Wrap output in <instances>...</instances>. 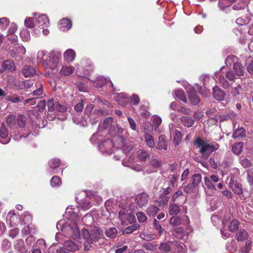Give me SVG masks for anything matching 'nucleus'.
Returning a JSON list of instances; mask_svg holds the SVG:
<instances>
[{
    "label": "nucleus",
    "mask_w": 253,
    "mask_h": 253,
    "mask_svg": "<svg viewBox=\"0 0 253 253\" xmlns=\"http://www.w3.org/2000/svg\"><path fill=\"white\" fill-rule=\"evenodd\" d=\"M75 70L73 66H63L61 68L60 73L63 76H68L72 74Z\"/></svg>",
    "instance_id": "393cba45"
},
{
    "label": "nucleus",
    "mask_w": 253,
    "mask_h": 253,
    "mask_svg": "<svg viewBox=\"0 0 253 253\" xmlns=\"http://www.w3.org/2000/svg\"><path fill=\"white\" fill-rule=\"evenodd\" d=\"M36 18H28L25 20V25L29 28H35L37 27L36 22Z\"/></svg>",
    "instance_id": "f704fd0d"
},
{
    "label": "nucleus",
    "mask_w": 253,
    "mask_h": 253,
    "mask_svg": "<svg viewBox=\"0 0 253 253\" xmlns=\"http://www.w3.org/2000/svg\"><path fill=\"white\" fill-rule=\"evenodd\" d=\"M153 224L154 228L158 231L159 234L161 235L163 232V229L162 226L159 223L156 219L154 220Z\"/></svg>",
    "instance_id": "680f3d73"
},
{
    "label": "nucleus",
    "mask_w": 253,
    "mask_h": 253,
    "mask_svg": "<svg viewBox=\"0 0 253 253\" xmlns=\"http://www.w3.org/2000/svg\"><path fill=\"white\" fill-rule=\"evenodd\" d=\"M140 225L137 224H133L130 226L126 227L123 231L124 234H130L132 232L139 229Z\"/></svg>",
    "instance_id": "49530a36"
},
{
    "label": "nucleus",
    "mask_w": 253,
    "mask_h": 253,
    "mask_svg": "<svg viewBox=\"0 0 253 253\" xmlns=\"http://www.w3.org/2000/svg\"><path fill=\"white\" fill-rule=\"evenodd\" d=\"M113 119L111 117H108L104 120L102 124H100L98 127L99 131H104L105 133H110L113 129L112 126Z\"/></svg>",
    "instance_id": "423d86ee"
},
{
    "label": "nucleus",
    "mask_w": 253,
    "mask_h": 253,
    "mask_svg": "<svg viewBox=\"0 0 253 253\" xmlns=\"http://www.w3.org/2000/svg\"><path fill=\"white\" fill-rule=\"evenodd\" d=\"M238 60L237 57L235 56L230 55L226 58L225 63L226 66H231L232 64L233 65L235 62H237Z\"/></svg>",
    "instance_id": "de8ad7c7"
},
{
    "label": "nucleus",
    "mask_w": 253,
    "mask_h": 253,
    "mask_svg": "<svg viewBox=\"0 0 253 253\" xmlns=\"http://www.w3.org/2000/svg\"><path fill=\"white\" fill-rule=\"evenodd\" d=\"M46 102L44 100L40 101L38 106L34 107L32 110L28 111V115L32 120L38 119L40 116L39 112H42L45 107Z\"/></svg>",
    "instance_id": "39448f33"
},
{
    "label": "nucleus",
    "mask_w": 253,
    "mask_h": 253,
    "mask_svg": "<svg viewBox=\"0 0 253 253\" xmlns=\"http://www.w3.org/2000/svg\"><path fill=\"white\" fill-rule=\"evenodd\" d=\"M33 84V82L30 81H25L24 82H22L21 83H19L20 87L21 88H25L29 89L32 86Z\"/></svg>",
    "instance_id": "bf43d9fd"
},
{
    "label": "nucleus",
    "mask_w": 253,
    "mask_h": 253,
    "mask_svg": "<svg viewBox=\"0 0 253 253\" xmlns=\"http://www.w3.org/2000/svg\"><path fill=\"white\" fill-rule=\"evenodd\" d=\"M118 230L116 227H109L106 229L105 234L110 238H115L118 235Z\"/></svg>",
    "instance_id": "7c9ffc66"
},
{
    "label": "nucleus",
    "mask_w": 253,
    "mask_h": 253,
    "mask_svg": "<svg viewBox=\"0 0 253 253\" xmlns=\"http://www.w3.org/2000/svg\"><path fill=\"white\" fill-rule=\"evenodd\" d=\"M159 208L154 205H150L146 210L147 214L150 216H155L159 211Z\"/></svg>",
    "instance_id": "2f4dec72"
},
{
    "label": "nucleus",
    "mask_w": 253,
    "mask_h": 253,
    "mask_svg": "<svg viewBox=\"0 0 253 253\" xmlns=\"http://www.w3.org/2000/svg\"><path fill=\"white\" fill-rule=\"evenodd\" d=\"M32 221V217L27 212H25L20 217V222L21 224L31 225Z\"/></svg>",
    "instance_id": "4be33fe9"
},
{
    "label": "nucleus",
    "mask_w": 253,
    "mask_h": 253,
    "mask_svg": "<svg viewBox=\"0 0 253 253\" xmlns=\"http://www.w3.org/2000/svg\"><path fill=\"white\" fill-rule=\"evenodd\" d=\"M82 235L89 244H93L103 237V230L98 227H94L89 231L84 228L82 229Z\"/></svg>",
    "instance_id": "f03ea898"
},
{
    "label": "nucleus",
    "mask_w": 253,
    "mask_h": 253,
    "mask_svg": "<svg viewBox=\"0 0 253 253\" xmlns=\"http://www.w3.org/2000/svg\"><path fill=\"white\" fill-rule=\"evenodd\" d=\"M37 27L40 29H44L47 28L49 25L48 17L44 14H42L36 18V20Z\"/></svg>",
    "instance_id": "9d476101"
},
{
    "label": "nucleus",
    "mask_w": 253,
    "mask_h": 253,
    "mask_svg": "<svg viewBox=\"0 0 253 253\" xmlns=\"http://www.w3.org/2000/svg\"><path fill=\"white\" fill-rule=\"evenodd\" d=\"M116 100L119 102V104L121 105H124L125 102L128 101V99L125 97L123 94H120L116 98Z\"/></svg>",
    "instance_id": "052dcab7"
},
{
    "label": "nucleus",
    "mask_w": 253,
    "mask_h": 253,
    "mask_svg": "<svg viewBox=\"0 0 253 253\" xmlns=\"http://www.w3.org/2000/svg\"><path fill=\"white\" fill-rule=\"evenodd\" d=\"M48 164L50 169H55L61 165V162L59 159L54 158L50 160Z\"/></svg>",
    "instance_id": "ea45409f"
},
{
    "label": "nucleus",
    "mask_w": 253,
    "mask_h": 253,
    "mask_svg": "<svg viewBox=\"0 0 253 253\" xmlns=\"http://www.w3.org/2000/svg\"><path fill=\"white\" fill-rule=\"evenodd\" d=\"M159 249L162 252L165 253L169 252L171 250L170 245L169 243H162Z\"/></svg>",
    "instance_id": "4d7b16f0"
},
{
    "label": "nucleus",
    "mask_w": 253,
    "mask_h": 253,
    "mask_svg": "<svg viewBox=\"0 0 253 253\" xmlns=\"http://www.w3.org/2000/svg\"><path fill=\"white\" fill-rule=\"evenodd\" d=\"M169 201V198L167 195L161 194L158 200V203L160 205H167Z\"/></svg>",
    "instance_id": "6e6d98bb"
},
{
    "label": "nucleus",
    "mask_w": 253,
    "mask_h": 253,
    "mask_svg": "<svg viewBox=\"0 0 253 253\" xmlns=\"http://www.w3.org/2000/svg\"><path fill=\"white\" fill-rule=\"evenodd\" d=\"M175 95L180 100L182 101L184 103L187 102L186 98L184 95V93L182 90L178 89L175 91Z\"/></svg>",
    "instance_id": "3c124183"
},
{
    "label": "nucleus",
    "mask_w": 253,
    "mask_h": 253,
    "mask_svg": "<svg viewBox=\"0 0 253 253\" xmlns=\"http://www.w3.org/2000/svg\"><path fill=\"white\" fill-rule=\"evenodd\" d=\"M115 144L112 141L108 139L102 142L100 146V148L104 152L108 153H112V149L115 146Z\"/></svg>",
    "instance_id": "ddd939ff"
},
{
    "label": "nucleus",
    "mask_w": 253,
    "mask_h": 253,
    "mask_svg": "<svg viewBox=\"0 0 253 253\" xmlns=\"http://www.w3.org/2000/svg\"><path fill=\"white\" fill-rule=\"evenodd\" d=\"M60 56L61 54L59 53H54L51 55L49 61V65L50 69L55 68L59 63Z\"/></svg>",
    "instance_id": "f3484780"
},
{
    "label": "nucleus",
    "mask_w": 253,
    "mask_h": 253,
    "mask_svg": "<svg viewBox=\"0 0 253 253\" xmlns=\"http://www.w3.org/2000/svg\"><path fill=\"white\" fill-rule=\"evenodd\" d=\"M195 144L200 148V152L204 159H207L212 152L217 150L219 147L216 143L210 144L199 137L196 139Z\"/></svg>",
    "instance_id": "f257e3e1"
},
{
    "label": "nucleus",
    "mask_w": 253,
    "mask_h": 253,
    "mask_svg": "<svg viewBox=\"0 0 253 253\" xmlns=\"http://www.w3.org/2000/svg\"><path fill=\"white\" fill-rule=\"evenodd\" d=\"M150 156L147 151L143 149H139L137 153V158L139 161L145 162Z\"/></svg>",
    "instance_id": "5701e85b"
},
{
    "label": "nucleus",
    "mask_w": 253,
    "mask_h": 253,
    "mask_svg": "<svg viewBox=\"0 0 253 253\" xmlns=\"http://www.w3.org/2000/svg\"><path fill=\"white\" fill-rule=\"evenodd\" d=\"M180 120L181 123L188 127L192 126L195 122V121L191 117L183 116Z\"/></svg>",
    "instance_id": "a878e982"
},
{
    "label": "nucleus",
    "mask_w": 253,
    "mask_h": 253,
    "mask_svg": "<svg viewBox=\"0 0 253 253\" xmlns=\"http://www.w3.org/2000/svg\"><path fill=\"white\" fill-rule=\"evenodd\" d=\"M235 238L238 242H246L247 240H250L248 232L244 229L239 230L236 233Z\"/></svg>",
    "instance_id": "9b49d317"
},
{
    "label": "nucleus",
    "mask_w": 253,
    "mask_h": 253,
    "mask_svg": "<svg viewBox=\"0 0 253 253\" xmlns=\"http://www.w3.org/2000/svg\"><path fill=\"white\" fill-rule=\"evenodd\" d=\"M229 185L234 193L238 195L243 194L242 186L240 183L231 180Z\"/></svg>",
    "instance_id": "dca6fc26"
},
{
    "label": "nucleus",
    "mask_w": 253,
    "mask_h": 253,
    "mask_svg": "<svg viewBox=\"0 0 253 253\" xmlns=\"http://www.w3.org/2000/svg\"><path fill=\"white\" fill-rule=\"evenodd\" d=\"M26 118L24 115H19L17 118V124L19 127L24 128L26 124Z\"/></svg>",
    "instance_id": "4c0bfd02"
},
{
    "label": "nucleus",
    "mask_w": 253,
    "mask_h": 253,
    "mask_svg": "<svg viewBox=\"0 0 253 253\" xmlns=\"http://www.w3.org/2000/svg\"><path fill=\"white\" fill-rule=\"evenodd\" d=\"M20 36L24 42L28 41L30 38V33L27 29L23 30L20 33Z\"/></svg>",
    "instance_id": "603ef678"
},
{
    "label": "nucleus",
    "mask_w": 253,
    "mask_h": 253,
    "mask_svg": "<svg viewBox=\"0 0 253 253\" xmlns=\"http://www.w3.org/2000/svg\"><path fill=\"white\" fill-rule=\"evenodd\" d=\"M242 253H253L252 241L247 240L244 246L241 249Z\"/></svg>",
    "instance_id": "72a5a7b5"
},
{
    "label": "nucleus",
    "mask_w": 253,
    "mask_h": 253,
    "mask_svg": "<svg viewBox=\"0 0 253 253\" xmlns=\"http://www.w3.org/2000/svg\"><path fill=\"white\" fill-rule=\"evenodd\" d=\"M167 147L168 145L165 140V137L164 135H161L159 137L156 148L160 150H167Z\"/></svg>",
    "instance_id": "b1692460"
},
{
    "label": "nucleus",
    "mask_w": 253,
    "mask_h": 253,
    "mask_svg": "<svg viewBox=\"0 0 253 253\" xmlns=\"http://www.w3.org/2000/svg\"><path fill=\"white\" fill-rule=\"evenodd\" d=\"M136 215L139 222H145L147 219V216L143 212H138L136 213Z\"/></svg>",
    "instance_id": "69168bd1"
},
{
    "label": "nucleus",
    "mask_w": 253,
    "mask_h": 253,
    "mask_svg": "<svg viewBox=\"0 0 253 253\" xmlns=\"http://www.w3.org/2000/svg\"><path fill=\"white\" fill-rule=\"evenodd\" d=\"M116 247L117 249L115 250V253H124L128 249L127 245H122L120 243H118Z\"/></svg>",
    "instance_id": "864d4df0"
},
{
    "label": "nucleus",
    "mask_w": 253,
    "mask_h": 253,
    "mask_svg": "<svg viewBox=\"0 0 253 253\" xmlns=\"http://www.w3.org/2000/svg\"><path fill=\"white\" fill-rule=\"evenodd\" d=\"M233 69L237 76H242L244 75V67L242 64L238 61L237 62H235L233 65Z\"/></svg>",
    "instance_id": "aec40b11"
},
{
    "label": "nucleus",
    "mask_w": 253,
    "mask_h": 253,
    "mask_svg": "<svg viewBox=\"0 0 253 253\" xmlns=\"http://www.w3.org/2000/svg\"><path fill=\"white\" fill-rule=\"evenodd\" d=\"M2 66L4 70L11 72L15 70L14 62L10 60H7L3 62Z\"/></svg>",
    "instance_id": "bb28decb"
},
{
    "label": "nucleus",
    "mask_w": 253,
    "mask_h": 253,
    "mask_svg": "<svg viewBox=\"0 0 253 253\" xmlns=\"http://www.w3.org/2000/svg\"><path fill=\"white\" fill-rule=\"evenodd\" d=\"M119 217L122 225L132 223L135 220V216L134 214L128 213L125 210H121L119 212Z\"/></svg>",
    "instance_id": "20e7f679"
},
{
    "label": "nucleus",
    "mask_w": 253,
    "mask_h": 253,
    "mask_svg": "<svg viewBox=\"0 0 253 253\" xmlns=\"http://www.w3.org/2000/svg\"><path fill=\"white\" fill-rule=\"evenodd\" d=\"M36 86L38 88L33 91L32 94L38 97L41 95L43 93V87L42 85L40 83H37Z\"/></svg>",
    "instance_id": "a18cd8bd"
},
{
    "label": "nucleus",
    "mask_w": 253,
    "mask_h": 253,
    "mask_svg": "<svg viewBox=\"0 0 253 253\" xmlns=\"http://www.w3.org/2000/svg\"><path fill=\"white\" fill-rule=\"evenodd\" d=\"M239 227V222L235 219L231 221L229 225L228 229L230 231L234 232H235Z\"/></svg>",
    "instance_id": "c03bdc74"
},
{
    "label": "nucleus",
    "mask_w": 253,
    "mask_h": 253,
    "mask_svg": "<svg viewBox=\"0 0 253 253\" xmlns=\"http://www.w3.org/2000/svg\"><path fill=\"white\" fill-rule=\"evenodd\" d=\"M150 165L153 169H157L161 166V162L157 159H153L150 161Z\"/></svg>",
    "instance_id": "13d9d810"
},
{
    "label": "nucleus",
    "mask_w": 253,
    "mask_h": 253,
    "mask_svg": "<svg viewBox=\"0 0 253 253\" xmlns=\"http://www.w3.org/2000/svg\"><path fill=\"white\" fill-rule=\"evenodd\" d=\"M181 222V218L179 216H173L170 218L169 220L170 224L173 226L180 225Z\"/></svg>",
    "instance_id": "a19ab883"
},
{
    "label": "nucleus",
    "mask_w": 253,
    "mask_h": 253,
    "mask_svg": "<svg viewBox=\"0 0 253 253\" xmlns=\"http://www.w3.org/2000/svg\"><path fill=\"white\" fill-rule=\"evenodd\" d=\"M59 28L61 31H66L69 30L72 27L71 21L68 18H63L59 21Z\"/></svg>",
    "instance_id": "2eb2a0df"
},
{
    "label": "nucleus",
    "mask_w": 253,
    "mask_h": 253,
    "mask_svg": "<svg viewBox=\"0 0 253 253\" xmlns=\"http://www.w3.org/2000/svg\"><path fill=\"white\" fill-rule=\"evenodd\" d=\"M75 52L72 49L66 50L64 53V60L67 62L72 61L75 59Z\"/></svg>",
    "instance_id": "412c9836"
},
{
    "label": "nucleus",
    "mask_w": 253,
    "mask_h": 253,
    "mask_svg": "<svg viewBox=\"0 0 253 253\" xmlns=\"http://www.w3.org/2000/svg\"><path fill=\"white\" fill-rule=\"evenodd\" d=\"M149 196L146 193H142L136 196L135 201L140 208L145 206L149 202Z\"/></svg>",
    "instance_id": "1a4fd4ad"
},
{
    "label": "nucleus",
    "mask_w": 253,
    "mask_h": 253,
    "mask_svg": "<svg viewBox=\"0 0 253 253\" xmlns=\"http://www.w3.org/2000/svg\"><path fill=\"white\" fill-rule=\"evenodd\" d=\"M213 96L217 100H223L225 96L224 92L217 86L213 88Z\"/></svg>",
    "instance_id": "6ab92c4d"
},
{
    "label": "nucleus",
    "mask_w": 253,
    "mask_h": 253,
    "mask_svg": "<svg viewBox=\"0 0 253 253\" xmlns=\"http://www.w3.org/2000/svg\"><path fill=\"white\" fill-rule=\"evenodd\" d=\"M21 73L25 77L27 78L36 75L37 71L36 68L31 65H25L22 68Z\"/></svg>",
    "instance_id": "f8f14e48"
},
{
    "label": "nucleus",
    "mask_w": 253,
    "mask_h": 253,
    "mask_svg": "<svg viewBox=\"0 0 253 253\" xmlns=\"http://www.w3.org/2000/svg\"><path fill=\"white\" fill-rule=\"evenodd\" d=\"M108 83L110 84V86L112 87L114 91L117 90L114 88V85L109 78H106L104 77H98L96 78L95 81L93 82V85L97 88H101Z\"/></svg>",
    "instance_id": "6e6552de"
},
{
    "label": "nucleus",
    "mask_w": 253,
    "mask_h": 253,
    "mask_svg": "<svg viewBox=\"0 0 253 253\" xmlns=\"http://www.w3.org/2000/svg\"><path fill=\"white\" fill-rule=\"evenodd\" d=\"M9 22L6 18H1L0 19V26L2 29H5L9 25Z\"/></svg>",
    "instance_id": "338daca9"
},
{
    "label": "nucleus",
    "mask_w": 253,
    "mask_h": 253,
    "mask_svg": "<svg viewBox=\"0 0 253 253\" xmlns=\"http://www.w3.org/2000/svg\"><path fill=\"white\" fill-rule=\"evenodd\" d=\"M50 184L52 187H57L61 184V180L57 176H53L50 180Z\"/></svg>",
    "instance_id": "5fc2aeb1"
},
{
    "label": "nucleus",
    "mask_w": 253,
    "mask_h": 253,
    "mask_svg": "<svg viewBox=\"0 0 253 253\" xmlns=\"http://www.w3.org/2000/svg\"><path fill=\"white\" fill-rule=\"evenodd\" d=\"M242 88L241 85L239 84L236 87L233 88L231 93L233 97H236L240 94V91Z\"/></svg>",
    "instance_id": "774afa93"
},
{
    "label": "nucleus",
    "mask_w": 253,
    "mask_h": 253,
    "mask_svg": "<svg viewBox=\"0 0 253 253\" xmlns=\"http://www.w3.org/2000/svg\"><path fill=\"white\" fill-rule=\"evenodd\" d=\"M46 56V54L43 51H39L37 53V61L39 63L46 64V60L44 57Z\"/></svg>",
    "instance_id": "37998d69"
},
{
    "label": "nucleus",
    "mask_w": 253,
    "mask_h": 253,
    "mask_svg": "<svg viewBox=\"0 0 253 253\" xmlns=\"http://www.w3.org/2000/svg\"><path fill=\"white\" fill-rule=\"evenodd\" d=\"M180 211L179 207L175 204L169 206V212L170 215H177Z\"/></svg>",
    "instance_id": "8fccbe9b"
},
{
    "label": "nucleus",
    "mask_w": 253,
    "mask_h": 253,
    "mask_svg": "<svg viewBox=\"0 0 253 253\" xmlns=\"http://www.w3.org/2000/svg\"><path fill=\"white\" fill-rule=\"evenodd\" d=\"M7 125L10 127H14L16 123V117L14 115H9L6 119Z\"/></svg>",
    "instance_id": "e433bc0d"
},
{
    "label": "nucleus",
    "mask_w": 253,
    "mask_h": 253,
    "mask_svg": "<svg viewBox=\"0 0 253 253\" xmlns=\"http://www.w3.org/2000/svg\"><path fill=\"white\" fill-rule=\"evenodd\" d=\"M145 141L147 145L151 148H154L155 146V143L154 137L150 134L145 133L144 134Z\"/></svg>",
    "instance_id": "cd10ccee"
},
{
    "label": "nucleus",
    "mask_w": 253,
    "mask_h": 253,
    "mask_svg": "<svg viewBox=\"0 0 253 253\" xmlns=\"http://www.w3.org/2000/svg\"><path fill=\"white\" fill-rule=\"evenodd\" d=\"M6 223L10 227H14L16 225V216L14 211H10L6 216Z\"/></svg>",
    "instance_id": "a211bd4d"
},
{
    "label": "nucleus",
    "mask_w": 253,
    "mask_h": 253,
    "mask_svg": "<svg viewBox=\"0 0 253 253\" xmlns=\"http://www.w3.org/2000/svg\"><path fill=\"white\" fill-rule=\"evenodd\" d=\"M188 98L191 103L197 105L200 102V99L197 93L193 89L188 91Z\"/></svg>",
    "instance_id": "4468645a"
},
{
    "label": "nucleus",
    "mask_w": 253,
    "mask_h": 253,
    "mask_svg": "<svg viewBox=\"0 0 253 253\" xmlns=\"http://www.w3.org/2000/svg\"><path fill=\"white\" fill-rule=\"evenodd\" d=\"M243 143L238 142L235 143L232 145V151L236 155H239L243 151Z\"/></svg>",
    "instance_id": "473e14b6"
},
{
    "label": "nucleus",
    "mask_w": 253,
    "mask_h": 253,
    "mask_svg": "<svg viewBox=\"0 0 253 253\" xmlns=\"http://www.w3.org/2000/svg\"><path fill=\"white\" fill-rule=\"evenodd\" d=\"M64 247L61 248L57 251V253H66V251L75 252L79 250L78 246L71 241H67L64 242Z\"/></svg>",
    "instance_id": "0eeeda50"
},
{
    "label": "nucleus",
    "mask_w": 253,
    "mask_h": 253,
    "mask_svg": "<svg viewBox=\"0 0 253 253\" xmlns=\"http://www.w3.org/2000/svg\"><path fill=\"white\" fill-rule=\"evenodd\" d=\"M246 130L243 127L237 128L233 132L232 137L234 138H241L245 136Z\"/></svg>",
    "instance_id": "c85d7f7f"
},
{
    "label": "nucleus",
    "mask_w": 253,
    "mask_h": 253,
    "mask_svg": "<svg viewBox=\"0 0 253 253\" xmlns=\"http://www.w3.org/2000/svg\"><path fill=\"white\" fill-rule=\"evenodd\" d=\"M181 133L179 130H175L173 136V143L175 145H178L181 142Z\"/></svg>",
    "instance_id": "09e8293b"
},
{
    "label": "nucleus",
    "mask_w": 253,
    "mask_h": 253,
    "mask_svg": "<svg viewBox=\"0 0 253 253\" xmlns=\"http://www.w3.org/2000/svg\"><path fill=\"white\" fill-rule=\"evenodd\" d=\"M49 111H53L55 109V102L52 98L49 99L47 103Z\"/></svg>",
    "instance_id": "e2e57ef3"
},
{
    "label": "nucleus",
    "mask_w": 253,
    "mask_h": 253,
    "mask_svg": "<svg viewBox=\"0 0 253 253\" xmlns=\"http://www.w3.org/2000/svg\"><path fill=\"white\" fill-rule=\"evenodd\" d=\"M202 177L200 174L196 173L192 177V185L193 187H197L201 182Z\"/></svg>",
    "instance_id": "c9c22d12"
},
{
    "label": "nucleus",
    "mask_w": 253,
    "mask_h": 253,
    "mask_svg": "<svg viewBox=\"0 0 253 253\" xmlns=\"http://www.w3.org/2000/svg\"><path fill=\"white\" fill-rule=\"evenodd\" d=\"M178 198L184 199L183 204L185 203L187 198L185 197H183L182 191L181 190H178L175 192L172 197V201L174 202H176Z\"/></svg>",
    "instance_id": "58836bf2"
},
{
    "label": "nucleus",
    "mask_w": 253,
    "mask_h": 253,
    "mask_svg": "<svg viewBox=\"0 0 253 253\" xmlns=\"http://www.w3.org/2000/svg\"><path fill=\"white\" fill-rule=\"evenodd\" d=\"M222 68L220 69L219 71H217L215 73V80L222 84L225 87H228L229 84L226 80L233 81L236 79V76L237 75L235 73H234L233 71L229 70L226 73L225 76L224 77L223 75H221Z\"/></svg>",
    "instance_id": "7ed1b4c3"
},
{
    "label": "nucleus",
    "mask_w": 253,
    "mask_h": 253,
    "mask_svg": "<svg viewBox=\"0 0 253 253\" xmlns=\"http://www.w3.org/2000/svg\"><path fill=\"white\" fill-rule=\"evenodd\" d=\"M240 163L244 168H250L252 166L251 161L244 157L240 158Z\"/></svg>",
    "instance_id": "79ce46f5"
},
{
    "label": "nucleus",
    "mask_w": 253,
    "mask_h": 253,
    "mask_svg": "<svg viewBox=\"0 0 253 253\" xmlns=\"http://www.w3.org/2000/svg\"><path fill=\"white\" fill-rule=\"evenodd\" d=\"M22 232L25 235L30 234H35L36 232V229L33 225H27L24 227L22 230Z\"/></svg>",
    "instance_id": "c756f323"
},
{
    "label": "nucleus",
    "mask_w": 253,
    "mask_h": 253,
    "mask_svg": "<svg viewBox=\"0 0 253 253\" xmlns=\"http://www.w3.org/2000/svg\"><path fill=\"white\" fill-rule=\"evenodd\" d=\"M177 111L186 115H190L191 113V110L190 109L186 108L183 106H179Z\"/></svg>",
    "instance_id": "0e129e2a"
}]
</instances>
